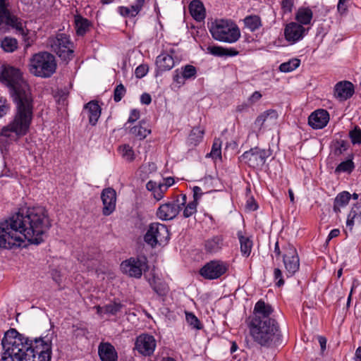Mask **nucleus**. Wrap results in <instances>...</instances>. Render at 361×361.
Instances as JSON below:
<instances>
[{
  "label": "nucleus",
  "mask_w": 361,
  "mask_h": 361,
  "mask_svg": "<svg viewBox=\"0 0 361 361\" xmlns=\"http://www.w3.org/2000/svg\"><path fill=\"white\" fill-rule=\"evenodd\" d=\"M51 227L47 210L43 207H34L12 215L0 225V247L20 246L26 239L39 245Z\"/></svg>",
  "instance_id": "obj_1"
},
{
  "label": "nucleus",
  "mask_w": 361,
  "mask_h": 361,
  "mask_svg": "<svg viewBox=\"0 0 361 361\" xmlns=\"http://www.w3.org/2000/svg\"><path fill=\"white\" fill-rule=\"evenodd\" d=\"M2 345V361H42L44 355L51 360V342L41 338L30 340L13 329L6 333Z\"/></svg>",
  "instance_id": "obj_2"
},
{
  "label": "nucleus",
  "mask_w": 361,
  "mask_h": 361,
  "mask_svg": "<svg viewBox=\"0 0 361 361\" xmlns=\"http://www.w3.org/2000/svg\"><path fill=\"white\" fill-rule=\"evenodd\" d=\"M271 305L259 300L254 307L247 324L250 335L262 347L273 348L281 342V332L278 322L271 317Z\"/></svg>",
  "instance_id": "obj_3"
},
{
  "label": "nucleus",
  "mask_w": 361,
  "mask_h": 361,
  "mask_svg": "<svg viewBox=\"0 0 361 361\" xmlns=\"http://www.w3.org/2000/svg\"><path fill=\"white\" fill-rule=\"evenodd\" d=\"M13 102L16 105L15 114L10 123L0 128V136L17 140L30 130L33 118V99L30 96Z\"/></svg>",
  "instance_id": "obj_4"
},
{
  "label": "nucleus",
  "mask_w": 361,
  "mask_h": 361,
  "mask_svg": "<svg viewBox=\"0 0 361 361\" xmlns=\"http://www.w3.org/2000/svg\"><path fill=\"white\" fill-rule=\"evenodd\" d=\"M0 82L8 88L13 100L31 96L28 84L23 78L20 69L10 66H1Z\"/></svg>",
  "instance_id": "obj_5"
},
{
  "label": "nucleus",
  "mask_w": 361,
  "mask_h": 361,
  "mask_svg": "<svg viewBox=\"0 0 361 361\" xmlns=\"http://www.w3.org/2000/svg\"><path fill=\"white\" fill-rule=\"evenodd\" d=\"M55 56L48 51H39L32 56L29 62L30 72L37 77L50 78L56 70Z\"/></svg>",
  "instance_id": "obj_6"
},
{
  "label": "nucleus",
  "mask_w": 361,
  "mask_h": 361,
  "mask_svg": "<svg viewBox=\"0 0 361 361\" xmlns=\"http://www.w3.org/2000/svg\"><path fill=\"white\" fill-rule=\"evenodd\" d=\"M212 37L219 42L234 43L240 36V30L231 20L217 19L209 25Z\"/></svg>",
  "instance_id": "obj_7"
},
{
  "label": "nucleus",
  "mask_w": 361,
  "mask_h": 361,
  "mask_svg": "<svg viewBox=\"0 0 361 361\" xmlns=\"http://www.w3.org/2000/svg\"><path fill=\"white\" fill-rule=\"evenodd\" d=\"M9 0H0V35L5 33L10 27L23 36L27 35L23 23L10 11Z\"/></svg>",
  "instance_id": "obj_8"
},
{
  "label": "nucleus",
  "mask_w": 361,
  "mask_h": 361,
  "mask_svg": "<svg viewBox=\"0 0 361 361\" xmlns=\"http://www.w3.org/2000/svg\"><path fill=\"white\" fill-rule=\"evenodd\" d=\"M169 238V231L166 226L158 222L150 224L144 235V241L152 248L157 245H166Z\"/></svg>",
  "instance_id": "obj_9"
},
{
  "label": "nucleus",
  "mask_w": 361,
  "mask_h": 361,
  "mask_svg": "<svg viewBox=\"0 0 361 361\" xmlns=\"http://www.w3.org/2000/svg\"><path fill=\"white\" fill-rule=\"evenodd\" d=\"M47 44L62 60L69 61L73 59V44L66 35L60 33L56 37H49Z\"/></svg>",
  "instance_id": "obj_10"
},
{
  "label": "nucleus",
  "mask_w": 361,
  "mask_h": 361,
  "mask_svg": "<svg viewBox=\"0 0 361 361\" xmlns=\"http://www.w3.org/2000/svg\"><path fill=\"white\" fill-rule=\"evenodd\" d=\"M187 197L181 195L176 200L161 204L157 211V216L162 221H169L176 218L182 209V206L186 204Z\"/></svg>",
  "instance_id": "obj_11"
},
{
  "label": "nucleus",
  "mask_w": 361,
  "mask_h": 361,
  "mask_svg": "<svg viewBox=\"0 0 361 361\" xmlns=\"http://www.w3.org/2000/svg\"><path fill=\"white\" fill-rule=\"evenodd\" d=\"M121 269L123 273L130 277L140 279L142 272L148 270L147 258L145 256L130 257L121 264Z\"/></svg>",
  "instance_id": "obj_12"
},
{
  "label": "nucleus",
  "mask_w": 361,
  "mask_h": 361,
  "mask_svg": "<svg viewBox=\"0 0 361 361\" xmlns=\"http://www.w3.org/2000/svg\"><path fill=\"white\" fill-rule=\"evenodd\" d=\"M228 262L220 259H213L207 262L200 269L199 273L205 279L214 280L224 275L228 271Z\"/></svg>",
  "instance_id": "obj_13"
},
{
  "label": "nucleus",
  "mask_w": 361,
  "mask_h": 361,
  "mask_svg": "<svg viewBox=\"0 0 361 361\" xmlns=\"http://www.w3.org/2000/svg\"><path fill=\"white\" fill-rule=\"evenodd\" d=\"M271 155L269 150L259 147L251 148L245 152L240 157L241 161L245 162L252 168H260L266 162L267 159Z\"/></svg>",
  "instance_id": "obj_14"
},
{
  "label": "nucleus",
  "mask_w": 361,
  "mask_h": 361,
  "mask_svg": "<svg viewBox=\"0 0 361 361\" xmlns=\"http://www.w3.org/2000/svg\"><path fill=\"white\" fill-rule=\"evenodd\" d=\"M283 262L288 276H292L299 270V256L295 247L290 243L283 245Z\"/></svg>",
  "instance_id": "obj_15"
},
{
  "label": "nucleus",
  "mask_w": 361,
  "mask_h": 361,
  "mask_svg": "<svg viewBox=\"0 0 361 361\" xmlns=\"http://www.w3.org/2000/svg\"><path fill=\"white\" fill-rule=\"evenodd\" d=\"M135 349L144 356H150L154 352L157 341L154 337L148 334H142L136 338Z\"/></svg>",
  "instance_id": "obj_16"
},
{
  "label": "nucleus",
  "mask_w": 361,
  "mask_h": 361,
  "mask_svg": "<svg viewBox=\"0 0 361 361\" xmlns=\"http://www.w3.org/2000/svg\"><path fill=\"white\" fill-rule=\"evenodd\" d=\"M307 31V30L303 25L295 22L290 23L284 29L285 39L291 44H294L302 39Z\"/></svg>",
  "instance_id": "obj_17"
},
{
  "label": "nucleus",
  "mask_w": 361,
  "mask_h": 361,
  "mask_svg": "<svg viewBox=\"0 0 361 361\" xmlns=\"http://www.w3.org/2000/svg\"><path fill=\"white\" fill-rule=\"evenodd\" d=\"M101 199L103 203L102 213L104 216H109L116 209V191L111 188L104 189L101 194Z\"/></svg>",
  "instance_id": "obj_18"
},
{
  "label": "nucleus",
  "mask_w": 361,
  "mask_h": 361,
  "mask_svg": "<svg viewBox=\"0 0 361 361\" xmlns=\"http://www.w3.org/2000/svg\"><path fill=\"white\" fill-rule=\"evenodd\" d=\"M355 92L354 85L346 80L338 82L334 87V97L339 101H345L350 98Z\"/></svg>",
  "instance_id": "obj_19"
},
{
  "label": "nucleus",
  "mask_w": 361,
  "mask_h": 361,
  "mask_svg": "<svg viewBox=\"0 0 361 361\" xmlns=\"http://www.w3.org/2000/svg\"><path fill=\"white\" fill-rule=\"evenodd\" d=\"M329 121V114L326 110L319 109L310 114L308 118L309 125L314 129L324 128Z\"/></svg>",
  "instance_id": "obj_20"
},
{
  "label": "nucleus",
  "mask_w": 361,
  "mask_h": 361,
  "mask_svg": "<svg viewBox=\"0 0 361 361\" xmlns=\"http://www.w3.org/2000/svg\"><path fill=\"white\" fill-rule=\"evenodd\" d=\"M155 64L157 72L162 73L172 69L175 66V61L171 54L162 52L157 57Z\"/></svg>",
  "instance_id": "obj_21"
},
{
  "label": "nucleus",
  "mask_w": 361,
  "mask_h": 361,
  "mask_svg": "<svg viewBox=\"0 0 361 361\" xmlns=\"http://www.w3.org/2000/svg\"><path fill=\"white\" fill-rule=\"evenodd\" d=\"M98 353L102 361H117L118 353L110 343H101L98 347Z\"/></svg>",
  "instance_id": "obj_22"
},
{
  "label": "nucleus",
  "mask_w": 361,
  "mask_h": 361,
  "mask_svg": "<svg viewBox=\"0 0 361 361\" xmlns=\"http://www.w3.org/2000/svg\"><path fill=\"white\" fill-rule=\"evenodd\" d=\"M224 238L221 235H214L204 241V250L209 254H215L221 250L224 247Z\"/></svg>",
  "instance_id": "obj_23"
},
{
  "label": "nucleus",
  "mask_w": 361,
  "mask_h": 361,
  "mask_svg": "<svg viewBox=\"0 0 361 361\" xmlns=\"http://www.w3.org/2000/svg\"><path fill=\"white\" fill-rule=\"evenodd\" d=\"M84 112L87 114L89 122L95 126L101 116V107L96 101H90L84 106Z\"/></svg>",
  "instance_id": "obj_24"
},
{
  "label": "nucleus",
  "mask_w": 361,
  "mask_h": 361,
  "mask_svg": "<svg viewBox=\"0 0 361 361\" xmlns=\"http://www.w3.org/2000/svg\"><path fill=\"white\" fill-rule=\"evenodd\" d=\"M190 15L197 21H202L205 18V8L200 0H193L189 5Z\"/></svg>",
  "instance_id": "obj_25"
},
{
  "label": "nucleus",
  "mask_w": 361,
  "mask_h": 361,
  "mask_svg": "<svg viewBox=\"0 0 361 361\" xmlns=\"http://www.w3.org/2000/svg\"><path fill=\"white\" fill-rule=\"evenodd\" d=\"M360 224L361 223V204H355L347 218L346 221V226L351 231L353 230V227L355 224Z\"/></svg>",
  "instance_id": "obj_26"
},
{
  "label": "nucleus",
  "mask_w": 361,
  "mask_h": 361,
  "mask_svg": "<svg viewBox=\"0 0 361 361\" xmlns=\"http://www.w3.org/2000/svg\"><path fill=\"white\" fill-rule=\"evenodd\" d=\"M237 235L240 242L242 255L248 257L252 251V240L249 237L243 235L242 231H238Z\"/></svg>",
  "instance_id": "obj_27"
},
{
  "label": "nucleus",
  "mask_w": 361,
  "mask_h": 361,
  "mask_svg": "<svg viewBox=\"0 0 361 361\" xmlns=\"http://www.w3.org/2000/svg\"><path fill=\"white\" fill-rule=\"evenodd\" d=\"M207 51L216 56H234L238 54V51L235 49H226L219 46H209L207 48Z\"/></svg>",
  "instance_id": "obj_28"
},
{
  "label": "nucleus",
  "mask_w": 361,
  "mask_h": 361,
  "mask_svg": "<svg viewBox=\"0 0 361 361\" xmlns=\"http://www.w3.org/2000/svg\"><path fill=\"white\" fill-rule=\"evenodd\" d=\"M277 118V111L274 109H269L257 117L255 121V126L260 130L267 120L275 121Z\"/></svg>",
  "instance_id": "obj_29"
},
{
  "label": "nucleus",
  "mask_w": 361,
  "mask_h": 361,
  "mask_svg": "<svg viewBox=\"0 0 361 361\" xmlns=\"http://www.w3.org/2000/svg\"><path fill=\"white\" fill-rule=\"evenodd\" d=\"M313 13L308 7L300 8L295 15V19L300 25H309L312 19Z\"/></svg>",
  "instance_id": "obj_30"
},
{
  "label": "nucleus",
  "mask_w": 361,
  "mask_h": 361,
  "mask_svg": "<svg viewBox=\"0 0 361 361\" xmlns=\"http://www.w3.org/2000/svg\"><path fill=\"white\" fill-rule=\"evenodd\" d=\"M351 197V195L347 192L343 191L338 193L334 199L333 209L336 213L341 212V208L345 207Z\"/></svg>",
  "instance_id": "obj_31"
},
{
  "label": "nucleus",
  "mask_w": 361,
  "mask_h": 361,
  "mask_svg": "<svg viewBox=\"0 0 361 361\" xmlns=\"http://www.w3.org/2000/svg\"><path fill=\"white\" fill-rule=\"evenodd\" d=\"M130 133L140 140H142L151 133V130L145 121H141L139 125L131 128Z\"/></svg>",
  "instance_id": "obj_32"
},
{
  "label": "nucleus",
  "mask_w": 361,
  "mask_h": 361,
  "mask_svg": "<svg viewBox=\"0 0 361 361\" xmlns=\"http://www.w3.org/2000/svg\"><path fill=\"white\" fill-rule=\"evenodd\" d=\"M204 133V129H202L200 127L193 128L188 137V145L194 147L197 146L202 142Z\"/></svg>",
  "instance_id": "obj_33"
},
{
  "label": "nucleus",
  "mask_w": 361,
  "mask_h": 361,
  "mask_svg": "<svg viewBox=\"0 0 361 361\" xmlns=\"http://www.w3.org/2000/svg\"><path fill=\"white\" fill-rule=\"evenodd\" d=\"M149 284L154 292H156L160 296L166 295L168 293L167 285L165 283L161 281L160 279H157L155 277H154L152 279L149 280Z\"/></svg>",
  "instance_id": "obj_34"
},
{
  "label": "nucleus",
  "mask_w": 361,
  "mask_h": 361,
  "mask_svg": "<svg viewBox=\"0 0 361 361\" xmlns=\"http://www.w3.org/2000/svg\"><path fill=\"white\" fill-rule=\"evenodd\" d=\"M75 24L77 35H83L88 30L90 25V21L80 16H75Z\"/></svg>",
  "instance_id": "obj_35"
},
{
  "label": "nucleus",
  "mask_w": 361,
  "mask_h": 361,
  "mask_svg": "<svg viewBox=\"0 0 361 361\" xmlns=\"http://www.w3.org/2000/svg\"><path fill=\"white\" fill-rule=\"evenodd\" d=\"M349 146L347 140H336L332 142V152L335 156H340L348 149Z\"/></svg>",
  "instance_id": "obj_36"
},
{
  "label": "nucleus",
  "mask_w": 361,
  "mask_h": 361,
  "mask_svg": "<svg viewBox=\"0 0 361 361\" xmlns=\"http://www.w3.org/2000/svg\"><path fill=\"white\" fill-rule=\"evenodd\" d=\"M244 23L247 29L251 32L258 30L262 26V21L258 16H248L244 19Z\"/></svg>",
  "instance_id": "obj_37"
},
{
  "label": "nucleus",
  "mask_w": 361,
  "mask_h": 361,
  "mask_svg": "<svg viewBox=\"0 0 361 361\" xmlns=\"http://www.w3.org/2000/svg\"><path fill=\"white\" fill-rule=\"evenodd\" d=\"M300 60L296 58L290 59L287 62L282 63L279 66V70L283 73H289L299 67Z\"/></svg>",
  "instance_id": "obj_38"
},
{
  "label": "nucleus",
  "mask_w": 361,
  "mask_h": 361,
  "mask_svg": "<svg viewBox=\"0 0 361 361\" xmlns=\"http://www.w3.org/2000/svg\"><path fill=\"white\" fill-rule=\"evenodd\" d=\"M1 47L6 52H13L18 47V42L16 39L6 37L1 42Z\"/></svg>",
  "instance_id": "obj_39"
},
{
  "label": "nucleus",
  "mask_w": 361,
  "mask_h": 361,
  "mask_svg": "<svg viewBox=\"0 0 361 361\" xmlns=\"http://www.w3.org/2000/svg\"><path fill=\"white\" fill-rule=\"evenodd\" d=\"M123 307V305L120 302H111L104 307V313L116 315L118 312L121 311Z\"/></svg>",
  "instance_id": "obj_40"
},
{
  "label": "nucleus",
  "mask_w": 361,
  "mask_h": 361,
  "mask_svg": "<svg viewBox=\"0 0 361 361\" xmlns=\"http://www.w3.org/2000/svg\"><path fill=\"white\" fill-rule=\"evenodd\" d=\"M119 152L126 160L133 161L134 159V151L128 145H123L119 147Z\"/></svg>",
  "instance_id": "obj_41"
},
{
  "label": "nucleus",
  "mask_w": 361,
  "mask_h": 361,
  "mask_svg": "<svg viewBox=\"0 0 361 361\" xmlns=\"http://www.w3.org/2000/svg\"><path fill=\"white\" fill-rule=\"evenodd\" d=\"M180 73L186 80L195 78L197 74V69L194 66L186 65L181 68Z\"/></svg>",
  "instance_id": "obj_42"
},
{
  "label": "nucleus",
  "mask_w": 361,
  "mask_h": 361,
  "mask_svg": "<svg viewBox=\"0 0 361 361\" xmlns=\"http://www.w3.org/2000/svg\"><path fill=\"white\" fill-rule=\"evenodd\" d=\"M354 163L352 160L348 159L340 163L336 168L335 172H348L350 173L354 169Z\"/></svg>",
  "instance_id": "obj_43"
},
{
  "label": "nucleus",
  "mask_w": 361,
  "mask_h": 361,
  "mask_svg": "<svg viewBox=\"0 0 361 361\" xmlns=\"http://www.w3.org/2000/svg\"><path fill=\"white\" fill-rule=\"evenodd\" d=\"M349 137L353 145L361 144V129L357 126L349 132Z\"/></svg>",
  "instance_id": "obj_44"
},
{
  "label": "nucleus",
  "mask_w": 361,
  "mask_h": 361,
  "mask_svg": "<svg viewBox=\"0 0 361 361\" xmlns=\"http://www.w3.org/2000/svg\"><path fill=\"white\" fill-rule=\"evenodd\" d=\"M185 319L187 322L195 329H201L202 328L200 320L192 312H185Z\"/></svg>",
  "instance_id": "obj_45"
},
{
  "label": "nucleus",
  "mask_w": 361,
  "mask_h": 361,
  "mask_svg": "<svg viewBox=\"0 0 361 361\" xmlns=\"http://www.w3.org/2000/svg\"><path fill=\"white\" fill-rule=\"evenodd\" d=\"M197 203H196V201L189 202L183 209V216L185 218L190 217L197 212Z\"/></svg>",
  "instance_id": "obj_46"
},
{
  "label": "nucleus",
  "mask_w": 361,
  "mask_h": 361,
  "mask_svg": "<svg viewBox=\"0 0 361 361\" xmlns=\"http://www.w3.org/2000/svg\"><path fill=\"white\" fill-rule=\"evenodd\" d=\"M126 93V89L121 83L116 85L114 91V100L115 102H120Z\"/></svg>",
  "instance_id": "obj_47"
},
{
  "label": "nucleus",
  "mask_w": 361,
  "mask_h": 361,
  "mask_svg": "<svg viewBox=\"0 0 361 361\" xmlns=\"http://www.w3.org/2000/svg\"><path fill=\"white\" fill-rule=\"evenodd\" d=\"M221 141L219 139H216L213 143L212 151L210 152L211 157L213 158L221 157Z\"/></svg>",
  "instance_id": "obj_48"
},
{
  "label": "nucleus",
  "mask_w": 361,
  "mask_h": 361,
  "mask_svg": "<svg viewBox=\"0 0 361 361\" xmlns=\"http://www.w3.org/2000/svg\"><path fill=\"white\" fill-rule=\"evenodd\" d=\"M145 0H135V3L130 6V10L131 11L132 17H135L139 13L145 4Z\"/></svg>",
  "instance_id": "obj_49"
},
{
  "label": "nucleus",
  "mask_w": 361,
  "mask_h": 361,
  "mask_svg": "<svg viewBox=\"0 0 361 361\" xmlns=\"http://www.w3.org/2000/svg\"><path fill=\"white\" fill-rule=\"evenodd\" d=\"M167 190L162 183H159L156 190H154V197L158 201L161 200Z\"/></svg>",
  "instance_id": "obj_50"
},
{
  "label": "nucleus",
  "mask_w": 361,
  "mask_h": 361,
  "mask_svg": "<svg viewBox=\"0 0 361 361\" xmlns=\"http://www.w3.org/2000/svg\"><path fill=\"white\" fill-rule=\"evenodd\" d=\"M274 279L276 281V285L281 287L284 284V280L282 276V271L279 268H275L274 270Z\"/></svg>",
  "instance_id": "obj_51"
},
{
  "label": "nucleus",
  "mask_w": 361,
  "mask_h": 361,
  "mask_svg": "<svg viewBox=\"0 0 361 361\" xmlns=\"http://www.w3.org/2000/svg\"><path fill=\"white\" fill-rule=\"evenodd\" d=\"M147 72H148V66L147 65L142 64V65L138 66L136 68L135 74L137 78H142L145 75H146Z\"/></svg>",
  "instance_id": "obj_52"
},
{
  "label": "nucleus",
  "mask_w": 361,
  "mask_h": 361,
  "mask_svg": "<svg viewBox=\"0 0 361 361\" xmlns=\"http://www.w3.org/2000/svg\"><path fill=\"white\" fill-rule=\"evenodd\" d=\"M185 80L186 79L183 78V74L180 73V71L179 69H176L173 75V81L178 85H182L185 83Z\"/></svg>",
  "instance_id": "obj_53"
},
{
  "label": "nucleus",
  "mask_w": 361,
  "mask_h": 361,
  "mask_svg": "<svg viewBox=\"0 0 361 361\" xmlns=\"http://www.w3.org/2000/svg\"><path fill=\"white\" fill-rule=\"evenodd\" d=\"M262 95L259 91H255L248 98L247 102L250 104V106H252V104L258 102L262 98Z\"/></svg>",
  "instance_id": "obj_54"
},
{
  "label": "nucleus",
  "mask_w": 361,
  "mask_h": 361,
  "mask_svg": "<svg viewBox=\"0 0 361 361\" xmlns=\"http://www.w3.org/2000/svg\"><path fill=\"white\" fill-rule=\"evenodd\" d=\"M140 118V111L137 109H132L130 113V116L127 123L125 124L126 126L128 123H133Z\"/></svg>",
  "instance_id": "obj_55"
},
{
  "label": "nucleus",
  "mask_w": 361,
  "mask_h": 361,
  "mask_svg": "<svg viewBox=\"0 0 361 361\" xmlns=\"http://www.w3.org/2000/svg\"><path fill=\"white\" fill-rule=\"evenodd\" d=\"M6 99L4 97H0V118L4 116L8 109V106L6 105Z\"/></svg>",
  "instance_id": "obj_56"
},
{
  "label": "nucleus",
  "mask_w": 361,
  "mask_h": 361,
  "mask_svg": "<svg viewBox=\"0 0 361 361\" xmlns=\"http://www.w3.org/2000/svg\"><path fill=\"white\" fill-rule=\"evenodd\" d=\"M281 6L284 12H291L293 3L291 0H282Z\"/></svg>",
  "instance_id": "obj_57"
},
{
  "label": "nucleus",
  "mask_w": 361,
  "mask_h": 361,
  "mask_svg": "<svg viewBox=\"0 0 361 361\" xmlns=\"http://www.w3.org/2000/svg\"><path fill=\"white\" fill-rule=\"evenodd\" d=\"M193 191V201H196V203H197L198 200L200 198L201 195H202V191L201 188L198 186H195L192 188Z\"/></svg>",
  "instance_id": "obj_58"
},
{
  "label": "nucleus",
  "mask_w": 361,
  "mask_h": 361,
  "mask_svg": "<svg viewBox=\"0 0 361 361\" xmlns=\"http://www.w3.org/2000/svg\"><path fill=\"white\" fill-rule=\"evenodd\" d=\"M346 0H339L337 6L338 11L340 13L343 14L347 10L345 5Z\"/></svg>",
  "instance_id": "obj_59"
},
{
  "label": "nucleus",
  "mask_w": 361,
  "mask_h": 361,
  "mask_svg": "<svg viewBox=\"0 0 361 361\" xmlns=\"http://www.w3.org/2000/svg\"><path fill=\"white\" fill-rule=\"evenodd\" d=\"M140 102L143 104H149L152 102L151 96L148 93H143L140 97Z\"/></svg>",
  "instance_id": "obj_60"
},
{
  "label": "nucleus",
  "mask_w": 361,
  "mask_h": 361,
  "mask_svg": "<svg viewBox=\"0 0 361 361\" xmlns=\"http://www.w3.org/2000/svg\"><path fill=\"white\" fill-rule=\"evenodd\" d=\"M158 184L155 181L149 180L146 184V188L148 190L152 191L153 195L154 194V190H156Z\"/></svg>",
  "instance_id": "obj_61"
},
{
  "label": "nucleus",
  "mask_w": 361,
  "mask_h": 361,
  "mask_svg": "<svg viewBox=\"0 0 361 361\" xmlns=\"http://www.w3.org/2000/svg\"><path fill=\"white\" fill-rule=\"evenodd\" d=\"M120 11L121 14L123 16L132 17V12L130 10V7L121 6L120 7Z\"/></svg>",
  "instance_id": "obj_62"
},
{
  "label": "nucleus",
  "mask_w": 361,
  "mask_h": 361,
  "mask_svg": "<svg viewBox=\"0 0 361 361\" xmlns=\"http://www.w3.org/2000/svg\"><path fill=\"white\" fill-rule=\"evenodd\" d=\"M318 341L319 343L322 351H324L326 346V339L324 336H319Z\"/></svg>",
  "instance_id": "obj_63"
},
{
  "label": "nucleus",
  "mask_w": 361,
  "mask_h": 361,
  "mask_svg": "<svg viewBox=\"0 0 361 361\" xmlns=\"http://www.w3.org/2000/svg\"><path fill=\"white\" fill-rule=\"evenodd\" d=\"M250 104L247 102V104L246 103H243L241 104H239L236 106V111L238 112H243L245 110H247L248 109V107L250 106Z\"/></svg>",
  "instance_id": "obj_64"
}]
</instances>
